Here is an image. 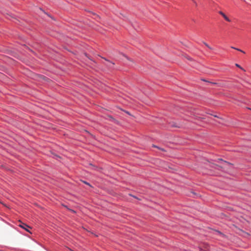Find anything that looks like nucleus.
<instances>
[{"label": "nucleus", "instance_id": "obj_1", "mask_svg": "<svg viewBox=\"0 0 251 251\" xmlns=\"http://www.w3.org/2000/svg\"><path fill=\"white\" fill-rule=\"evenodd\" d=\"M20 223H21L19 225V226H20L21 227L25 229L26 231H27L28 232H30L29 230H28V228H31V227L30 226H29L28 225H27L26 224H25V223H23L22 222H20Z\"/></svg>", "mask_w": 251, "mask_h": 251}, {"label": "nucleus", "instance_id": "obj_2", "mask_svg": "<svg viewBox=\"0 0 251 251\" xmlns=\"http://www.w3.org/2000/svg\"><path fill=\"white\" fill-rule=\"evenodd\" d=\"M219 13L222 15L223 18L227 22H230V20L222 11H219Z\"/></svg>", "mask_w": 251, "mask_h": 251}, {"label": "nucleus", "instance_id": "obj_3", "mask_svg": "<svg viewBox=\"0 0 251 251\" xmlns=\"http://www.w3.org/2000/svg\"><path fill=\"white\" fill-rule=\"evenodd\" d=\"M231 48L234 49H235V50H237L240 51H241V52H243L244 53H245V51H244L243 50H241L240 49H237V48H235L233 47H232Z\"/></svg>", "mask_w": 251, "mask_h": 251}, {"label": "nucleus", "instance_id": "obj_4", "mask_svg": "<svg viewBox=\"0 0 251 251\" xmlns=\"http://www.w3.org/2000/svg\"><path fill=\"white\" fill-rule=\"evenodd\" d=\"M235 66L238 68H239L240 69H241L242 70L244 71H245V70H244L242 67H241L239 64H235Z\"/></svg>", "mask_w": 251, "mask_h": 251}, {"label": "nucleus", "instance_id": "obj_5", "mask_svg": "<svg viewBox=\"0 0 251 251\" xmlns=\"http://www.w3.org/2000/svg\"><path fill=\"white\" fill-rule=\"evenodd\" d=\"M203 44L209 49L213 50V49L211 47H210L206 43L203 42Z\"/></svg>", "mask_w": 251, "mask_h": 251}, {"label": "nucleus", "instance_id": "obj_6", "mask_svg": "<svg viewBox=\"0 0 251 251\" xmlns=\"http://www.w3.org/2000/svg\"><path fill=\"white\" fill-rule=\"evenodd\" d=\"M105 60H106V61H107V60H106V59H105ZM107 61H108L110 64H111L112 65H114V63H112V62H110V61H108V60H107Z\"/></svg>", "mask_w": 251, "mask_h": 251}, {"label": "nucleus", "instance_id": "obj_7", "mask_svg": "<svg viewBox=\"0 0 251 251\" xmlns=\"http://www.w3.org/2000/svg\"><path fill=\"white\" fill-rule=\"evenodd\" d=\"M84 182L85 184H88V185H89V183H87V182Z\"/></svg>", "mask_w": 251, "mask_h": 251}, {"label": "nucleus", "instance_id": "obj_8", "mask_svg": "<svg viewBox=\"0 0 251 251\" xmlns=\"http://www.w3.org/2000/svg\"><path fill=\"white\" fill-rule=\"evenodd\" d=\"M71 211H72L73 212H75L74 210H71Z\"/></svg>", "mask_w": 251, "mask_h": 251}]
</instances>
